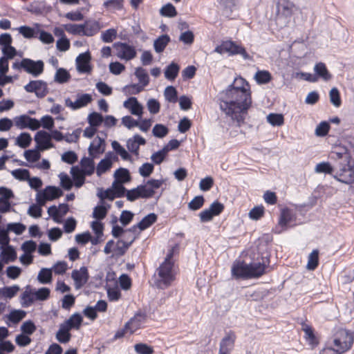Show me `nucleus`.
<instances>
[{
    "instance_id": "obj_1",
    "label": "nucleus",
    "mask_w": 354,
    "mask_h": 354,
    "mask_svg": "<svg viewBox=\"0 0 354 354\" xmlns=\"http://www.w3.org/2000/svg\"><path fill=\"white\" fill-rule=\"evenodd\" d=\"M234 84L236 86L230 85L221 93L220 109L233 120L240 123L243 121V113L251 105L252 100L247 88L248 85L243 78H236Z\"/></svg>"
},
{
    "instance_id": "obj_2",
    "label": "nucleus",
    "mask_w": 354,
    "mask_h": 354,
    "mask_svg": "<svg viewBox=\"0 0 354 354\" xmlns=\"http://www.w3.org/2000/svg\"><path fill=\"white\" fill-rule=\"evenodd\" d=\"M174 252V248L170 250L165 261L160 264L154 274V283L160 289L168 288L175 279L174 263L171 261Z\"/></svg>"
},
{
    "instance_id": "obj_3",
    "label": "nucleus",
    "mask_w": 354,
    "mask_h": 354,
    "mask_svg": "<svg viewBox=\"0 0 354 354\" xmlns=\"http://www.w3.org/2000/svg\"><path fill=\"white\" fill-rule=\"evenodd\" d=\"M353 342L354 334L348 330L341 328L334 335V346L343 353L351 348Z\"/></svg>"
},
{
    "instance_id": "obj_4",
    "label": "nucleus",
    "mask_w": 354,
    "mask_h": 354,
    "mask_svg": "<svg viewBox=\"0 0 354 354\" xmlns=\"http://www.w3.org/2000/svg\"><path fill=\"white\" fill-rule=\"evenodd\" d=\"M338 169L333 178L337 180L350 185L354 182V169L349 164V160L345 158L344 162L338 164Z\"/></svg>"
},
{
    "instance_id": "obj_5",
    "label": "nucleus",
    "mask_w": 354,
    "mask_h": 354,
    "mask_svg": "<svg viewBox=\"0 0 354 354\" xmlns=\"http://www.w3.org/2000/svg\"><path fill=\"white\" fill-rule=\"evenodd\" d=\"M214 51L219 54H223L225 53H228L230 55L239 54L245 59H248L250 58L249 55L247 53L244 48L236 44L232 41H223L221 45L216 47Z\"/></svg>"
},
{
    "instance_id": "obj_6",
    "label": "nucleus",
    "mask_w": 354,
    "mask_h": 354,
    "mask_svg": "<svg viewBox=\"0 0 354 354\" xmlns=\"http://www.w3.org/2000/svg\"><path fill=\"white\" fill-rule=\"evenodd\" d=\"M62 194L63 192L59 187L47 186L44 189L37 194L36 201L40 206H44L47 201H53L60 197Z\"/></svg>"
},
{
    "instance_id": "obj_7",
    "label": "nucleus",
    "mask_w": 354,
    "mask_h": 354,
    "mask_svg": "<svg viewBox=\"0 0 354 354\" xmlns=\"http://www.w3.org/2000/svg\"><path fill=\"white\" fill-rule=\"evenodd\" d=\"M20 66L27 73L34 77H38L44 72V64L41 60L34 61L24 58L20 62Z\"/></svg>"
},
{
    "instance_id": "obj_8",
    "label": "nucleus",
    "mask_w": 354,
    "mask_h": 354,
    "mask_svg": "<svg viewBox=\"0 0 354 354\" xmlns=\"http://www.w3.org/2000/svg\"><path fill=\"white\" fill-rule=\"evenodd\" d=\"M113 48L116 52V56L120 59L129 61L136 57L137 53L135 47L130 46L127 43H115L113 44Z\"/></svg>"
},
{
    "instance_id": "obj_9",
    "label": "nucleus",
    "mask_w": 354,
    "mask_h": 354,
    "mask_svg": "<svg viewBox=\"0 0 354 354\" xmlns=\"http://www.w3.org/2000/svg\"><path fill=\"white\" fill-rule=\"evenodd\" d=\"M28 93H35L39 98H42L48 93L47 83L42 80H32L24 86Z\"/></svg>"
},
{
    "instance_id": "obj_10",
    "label": "nucleus",
    "mask_w": 354,
    "mask_h": 354,
    "mask_svg": "<svg viewBox=\"0 0 354 354\" xmlns=\"http://www.w3.org/2000/svg\"><path fill=\"white\" fill-rule=\"evenodd\" d=\"M269 263V257L266 256L262 258V262H254L248 264L249 278H258L266 273Z\"/></svg>"
},
{
    "instance_id": "obj_11",
    "label": "nucleus",
    "mask_w": 354,
    "mask_h": 354,
    "mask_svg": "<svg viewBox=\"0 0 354 354\" xmlns=\"http://www.w3.org/2000/svg\"><path fill=\"white\" fill-rule=\"evenodd\" d=\"M93 100L92 96L88 93L77 94L75 102L69 97L65 99V106L75 111L87 106Z\"/></svg>"
},
{
    "instance_id": "obj_12",
    "label": "nucleus",
    "mask_w": 354,
    "mask_h": 354,
    "mask_svg": "<svg viewBox=\"0 0 354 354\" xmlns=\"http://www.w3.org/2000/svg\"><path fill=\"white\" fill-rule=\"evenodd\" d=\"M236 335L232 331L225 333L221 340L218 354H230L234 346Z\"/></svg>"
},
{
    "instance_id": "obj_13",
    "label": "nucleus",
    "mask_w": 354,
    "mask_h": 354,
    "mask_svg": "<svg viewBox=\"0 0 354 354\" xmlns=\"http://www.w3.org/2000/svg\"><path fill=\"white\" fill-rule=\"evenodd\" d=\"M123 106L128 109L129 112L138 118H141L143 113V106L138 101L135 97H131L123 102Z\"/></svg>"
},
{
    "instance_id": "obj_14",
    "label": "nucleus",
    "mask_w": 354,
    "mask_h": 354,
    "mask_svg": "<svg viewBox=\"0 0 354 354\" xmlns=\"http://www.w3.org/2000/svg\"><path fill=\"white\" fill-rule=\"evenodd\" d=\"M35 141L38 145V148L43 151L53 147L51 142V136L45 131H38L35 136Z\"/></svg>"
},
{
    "instance_id": "obj_15",
    "label": "nucleus",
    "mask_w": 354,
    "mask_h": 354,
    "mask_svg": "<svg viewBox=\"0 0 354 354\" xmlns=\"http://www.w3.org/2000/svg\"><path fill=\"white\" fill-rule=\"evenodd\" d=\"M91 55L88 52L80 54L76 58V66L78 72L81 73H88L91 71L89 64L91 61Z\"/></svg>"
},
{
    "instance_id": "obj_16",
    "label": "nucleus",
    "mask_w": 354,
    "mask_h": 354,
    "mask_svg": "<svg viewBox=\"0 0 354 354\" xmlns=\"http://www.w3.org/2000/svg\"><path fill=\"white\" fill-rule=\"evenodd\" d=\"M71 277L74 280L77 289L82 287L88 279V270L86 267H81L80 270H74L71 273Z\"/></svg>"
},
{
    "instance_id": "obj_17",
    "label": "nucleus",
    "mask_w": 354,
    "mask_h": 354,
    "mask_svg": "<svg viewBox=\"0 0 354 354\" xmlns=\"http://www.w3.org/2000/svg\"><path fill=\"white\" fill-rule=\"evenodd\" d=\"M117 158L116 155L113 152H108L106 153L104 159L98 163L96 169V173L98 176L108 171L112 166L113 160Z\"/></svg>"
},
{
    "instance_id": "obj_18",
    "label": "nucleus",
    "mask_w": 354,
    "mask_h": 354,
    "mask_svg": "<svg viewBox=\"0 0 354 354\" xmlns=\"http://www.w3.org/2000/svg\"><path fill=\"white\" fill-rule=\"evenodd\" d=\"M248 264L243 262H234L232 267V274L236 278H249Z\"/></svg>"
},
{
    "instance_id": "obj_19",
    "label": "nucleus",
    "mask_w": 354,
    "mask_h": 354,
    "mask_svg": "<svg viewBox=\"0 0 354 354\" xmlns=\"http://www.w3.org/2000/svg\"><path fill=\"white\" fill-rule=\"evenodd\" d=\"M145 315L143 313H137L129 322L125 324V330H129L130 333H134L139 328L141 324L145 320Z\"/></svg>"
},
{
    "instance_id": "obj_20",
    "label": "nucleus",
    "mask_w": 354,
    "mask_h": 354,
    "mask_svg": "<svg viewBox=\"0 0 354 354\" xmlns=\"http://www.w3.org/2000/svg\"><path fill=\"white\" fill-rule=\"evenodd\" d=\"M0 249L1 250L0 257L4 263L13 262L16 260L17 252L12 246L8 245Z\"/></svg>"
},
{
    "instance_id": "obj_21",
    "label": "nucleus",
    "mask_w": 354,
    "mask_h": 354,
    "mask_svg": "<svg viewBox=\"0 0 354 354\" xmlns=\"http://www.w3.org/2000/svg\"><path fill=\"white\" fill-rule=\"evenodd\" d=\"M104 140L102 139L100 137H96L93 142L91 143L88 147V153L93 158H95L96 155L102 153L104 151V147L102 148L103 145H104Z\"/></svg>"
},
{
    "instance_id": "obj_22",
    "label": "nucleus",
    "mask_w": 354,
    "mask_h": 354,
    "mask_svg": "<svg viewBox=\"0 0 354 354\" xmlns=\"http://www.w3.org/2000/svg\"><path fill=\"white\" fill-rule=\"evenodd\" d=\"M35 301H36L35 292L31 290L30 286H27L21 295V304L23 307L27 308L30 306Z\"/></svg>"
},
{
    "instance_id": "obj_23",
    "label": "nucleus",
    "mask_w": 354,
    "mask_h": 354,
    "mask_svg": "<svg viewBox=\"0 0 354 354\" xmlns=\"http://www.w3.org/2000/svg\"><path fill=\"white\" fill-rule=\"evenodd\" d=\"M83 322V317L80 313L73 314L67 320L64 322L62 324L66 326L69 330L80 329L82 323Z\"/></svg>"
},
{
    "instance_id": "obj_24",
    "label": "nucleus",
    "mask_w": 354,
    "mask_h": 354,
    "mask_svg": "<svg viewBox=\"0 0 354 354\" xmlns=\"http://www.w3.org/2000/svg\"><path fill=\"white\" fill-rule=\"evenodd\" d=\"M100 29L99 22L96 21H87L83 24V36L91 37Z\"/></svg>"
},
{
    "instance_id": "obj_25",
    "label": "nucleus",
    "mask_w": 354,
    "mask_h": 354,
    "mask_svg": "<svg viewBox=\"0 0 354 354\" xmlns=\"http://www.w3.org/2000/svg\"><path fill=\"white\" fill-rule=\"evenodd\" d=\"M295 219V216L292 212L288 209L284 208L281 210L279 220V225L282 228H285L288 224H290Z\"/></svg>"
},
{
    "instance_id": "obj_26",
    "label": "nucleus",
    "mask_w": 354,
    "mask_h": 354,
    "mask_svg": "<svg viewBox=\"0 0 354 354\" xmlns=\"http://www.w3.org/2000/svg\"><path fill=\"white\" fill-rule=\"evenodd\" d=\"M70 330H69L66 326H64L62 323L59 325V328L56 333L57 340L62 344L68 343L71 338Z\"/></svg>"
},
{
    "instance_id": "obj_27",
    "label": "nucleus",
    "mask_w": 354,
    "mask_h": 354,
    "mask_svg": "<svg viewBox=\"0 0 354 354\" xmlns=\"http://www.w3.org/2000/svg\"><path fill=\"white\" fill-rule=\"evenodd\" d=\"M20 288L18 285L12 286H6L0 288V300L3 299H12L19 291Z\"/></svg>"
},
{
    "instance_id": "obj_28",
    "label": "nucleus",
    "mask_w": 354,
    "mask_h": 354,
    "mask_svg": "<svg viewBox=\"0 0 354 354\" xmlns=\"http://www.w3.org/2000/svg\"><path fill=\"white\" fill-rule=\"evenodd\" d=\"M82 167L81 171H82L87 176H91L93 174L95 170V162L93 158L84 157L80 161Z\"/></svg>"
},
{
    "instance_id": "obj_29",
    "label": "nucleus",
    "mask_w": 354,
    "mask_h": 354,
    "mask_svg": "<svg viewBox=\"0 0 354 354\" xmlns=\"http://www.w3.org/2000/svg\"><path fill=\"white\" fill-rule=\"evenodd\" d=\"M314 71L316 73V76L323 79L325 81H328L331 79V75L328 72L326 65L323 62H319L314 66Z\"/></svg>"
},
{
    "instance_id": "obj_30",
    "label": "nucleus",
    "mask_w": 354,
    "mask_h": 354,
    "mask_svg": "<svg viewBox=\"0 0 354 354\" xmlns=\"http://www.w3.org/2000/svg\"><path fill=\"white\" fill-rule=\"evenodd\" d=\"M71 174L73 178L75 181V185L77 187H80L84 183L85 181V176H87L84 174L78 167H73L71 169Z\"/></svg>"
},
{
    "instance_id": "obj_31",
    "label": "nucleus",
    "mask_w": 354,
    "mask_h": 354,
    "mask_svg": "<svg viewBox=\"0 0 354 354\" xmlns=\"http://www.w3.org/2000/svg\"><path fill=\"white\" fill-rule=\"evenodd\" d=\"M170 41V37L167 35H162L153 42L154 50L156 53H162Z\"/></svg>"
},
{
    "instance_id": "obj_32",
    "label": "nucleus",
    "mask_w": 354,
    "mask_h": 354,
    "mask_svg": "<svg viewBox=\"0 0 354 354\" xmlns=\"http://www.w3.org/2000/svg\"><path fill=\"white\" fill-rule=\"evenodd\" d=\"M50 268H41L38 273L37 280L41 284H48L52 282L53 273Z\"/></svg>"
},
{
    "instance_id": "obj_33",
    "label": "nucleus",
    "mask_w": 354,
    "mask_h": 354,
    "mask_svg": "<svg viewBox=\"0 0 354 354\" xmlns=\"http://www.w3.org/2000/svg\"><path fill=\"white\" fill-rule=\"evenodd\" d=\"M115 180L120 183H126L131 180L129 171L125 168H119L114 173Z\"/></svg>"
},
{
    "instance_id": "obj_34",
    "label": "nucleus",
    "mask_w": 354,
    "mask_h": 354,
    "mask_svg": "<svg viewBox=\"0 0 354 354\" xmlns=\"http://www.w3.org/2000/svg\"><path fill=\"white\" fill-rule=\"evenodd\" d=\"M157 220V216L154 213H151L145 216L138 223V228L140 231L145 230L153 224Z\"/></svg>"
},
{
    "instance_id": "obj_35",
    "label": "nucleus",
    "mask_w": 354,
    "mask_h": 354,
    "mask_svg": "<svg viewBox=\"0 0 354 354\" xmlns=\"http://www.w3.org/2000/svg\"><path fill=\"white\" fill-rule=\"evenodd\" d=\"M127 241L119 240L116 243V250L118 253L120 255H122L125 253L126 250L129 248V247L131 245V243L136 239V236H133L131 237H127Z\"/></svg>"
},
{
    "instance_id": "obj_36",
    "label": "nucleus",
    "mask_w": 354,
    "mask_h": 354,
    "mask_svg": "<svg viewBox=\"0 0 354 354\" xmlns=\"http://www.w3.org/2000/svg\"><path fill=\"white\" fill-rule=\"evenodd\" d=\"M319 264V251L318 250H313L308 257V263L306 268L308 270H314L317 268Z\"/></svg>"
},
{
    "instance_id": "obj_37",
    "label": "nucleus",
    "mask_w": 354,
    "mask_h": 354,
    "mask_svg": "<svg viewBox=\"0 0 354 354\" xmlns=\"http://www.w3.org/2000/svg\"><path fill=\"white\" fill-rule=\"evenodd\" d=\"M135 75L138 78L139 83L144 86H146L149 83V77L147 71L142 68L138 67L136 68Z\"/></svg>"
},
{
    "instance_id": "obj_38",
    "label": "nucleus",
    "mask_w": 354,
    "mask_h": 354,
    "mask_svg": "<svg viewBox=\"0 0 354 354\" xmlns=\"http://www.w3.org/2000/svg\"><path fill=\"white\" fill-rule=\"evenodd\" d=\"M179 66L177 64L172 62L165 71V77L169 80H174L178 75L179 72Z\"/></svg>"
},
{
    "instance_id": "obj_39",
    "label": "nucleus",
    "mask_w": 354,
    "mask_h": 354,
    "mask_svg": "<svg viewBox=\"0 0 354 354\" xmlns=\"http://www.w3.org/2000/svg\"><path fill=\"white\" fill-rule=\"evenodd\" d=\"M70 78L69 73L66 69L59 68L55 73L54 80L57 83L64 84L67 82Z\"/></svg>"
},
{
    "instance_id": "obj_40",
    "label": "nucleus",
    "mask_w": 354,
    "mask_h": 354,
    "mask_svg": "<svg viewBox=\"0 0 354 354\" xmlns=\"http://www.w3.org/2000/svg\"><path fill=\"white\" fill-rule=\"evenodd\" d=\"M271 78V74L268 71H258L254 75V80L259 84H267Z\"/></svg>"
},
{
    "instance_id": "obj_41",
    "label": "nucleus",
    "mask_w": 354,
    "mask_h": 354,
    "mask_svg": "<svg viewBox=\"0 0 354 354\" xmlns=\"http://www.w3.org/2000/svg\"><path fill=\"white\" fill-rule=\"evenodd\" d=\"M26 227L21 223H10L6 225L8 232H12L17 235H21L26 230Z\"/></svg>"
},
{
    "instance_id": "obj_42",
    "label": "nucleus",
    "mask_w": 354,
    "mask_h": 354,
    "mask_svg": "<svg viewBox=\"0 0 354 354\" xmlns=\"http://www.w3.org/2000/svg\"><path fill=\"white\" fill-rule=\"evenodd\" d=\"M123 0H106L103 6L109 10H120L123 8Z\"/></svg>"
},
{
    "instance_id": "obj_43",
    "label": "nucleus",
    "mask_w": 354,
    "mask_h": 354,
    "mask_svg": "<svg viewBox=\"0 0 354 354\" xmlns=\"http://www.w3.org/2000/svg\"><path fill=\"white\" fill-rule=\"evenodd\" d=\"M32 140V138L28 133H21L16 140V145L21 148L28 147Z\"/></svg>"
},
{
    "instance_id": "obj_44",
    "label": "nucleus",
    "mask_w": 354,
    "mask_h": 354,
    "mask_svg": "<svg viewBox=\"0 0 354 354\" xmlns=\"http://www.w3.org/2000/svg\"><path fill=\"white\" fill-rule=\"evenodd\" d=\"M26 315V312L22 310H13L8 315V319L11 322L17 324L23 319Z\"/></svg>"
},
{
    "instance_id": "obj_45",
    "label": "nucleus",
    "mask_w": 354,
    "mask_h": 354,
    "mask_svg": "<svg viewBox=\"0 0 354 354\" xmlns=\"http://www.w3.org/2000/svg\"><path fill=\"white\" fill-rule=\"evenodd\" d=\"M111 146L113 149L116 151L118 154H119L121 158L124 160H131V156L127 150L122 147L120 144L117 141H113L111 143Z\"/></svg>"
},
{
    "instance_id": "obj_46",
    "label": "nucleus",
    "mask_w": 354,
    "mask_h": 354,
    "mask_svg": "<svg viewBox=\"0 0 354 354\" xmlns=\"http://www.w3.org/2000/svg\"><path fill=\"white\" fill-rule=\"evenodd\" d=\"M144 86L140 84H132L123 88V91L127 95H136L144 89Z\"/></svg>"
},
{
    "instance_id": "obj_47",
    "label": "nucleus",
    "mask_w": 354,
    "mask_h": 354,
    "mask_svg": "<svg viewBox=\"0 0 354 354\" xmlns=\"http://www.w3.org/2000/svg\"><path fill=\"white\" fill-rule=\"evenodd\" d=\"M162 16L167 17H174L177 15L176 8L170 3L162 6L160 10Z\"/></svg>"
},
{
    "instance_id": "obj_48",
    "label": "nucleus",
    "mask_w": 354,
    "mask_h": 354,
    "mask_svg": "<svg viewBox=\"0 0 354 354\" xmlns=\"http://www.w3.org/2000/svg\"><path fill=\"white\" fill-rule=\"evenodd\" d=\"M267 121L272 126H281L284 122L282 114L270 113L267 116Z\"/></svg>"
},
{
    "instance_id": "obj_49",
    "label": "nucleus",
    "mask_w": 354,
    "mask_h": 354,
    "mask_svg": "<svg viewBox=\"0 0 354 354\" xmlns=\"http://www.w3.org/2000/svg\"><path fill=\"white\" fill-rule=\"evenodd\" d=\"M12 176L19 180H28L30 178V172L26 169H17L11 171Z\"/></svg>"
},
{
    "instance_id": "obj_50",
    "label": "nucleus",
    "mask_w": 354,
    "mask_h": 354,
    "mask_svg": "<svg viewBox=\"0 0 354 354\" xmlns=\"http://www.w3.org/2000/svg\"><path fill=\"white\" fill-rule=\"evenodd\" d=\"M64 29L68 33L83 35V24H68L64 25Z\"/></svg>"
},
{
    "instance_id": "obj_51",
    "label": "nucleus",
    "mask_w": 354,
    "mask_h": 354,
    "mask_svg": "<svg viewBox=\"0 0 354 354\" xmlns=\"http://www.w3.org/2000/svg\"><path fill=\"white\" fill-rule=\"evenodd\" d=\"M330 130V124L326 121L321 122L316 127L315 134L317 137L326 136Z\"/></svg>"
},
{
    "instance_id": "obj_52",
    "label": "nucleus",
    "mask_w": 354,
    "mask_h": 354,
    "mask_svg": "<svg viewBox=\"0 0 354 354\" xmlns=\"http://www.w3.org/2000/svg\"><path fill=\"white\" fill-rule=\"evenodd\" d=\"M302 330L305 333L306 339L309 342V343L312 345L316 344V338L315 337L313 330L309 325L306 324H303L301 327Z\"/></svg>"
},
{
    "instance_id": "obj_53",
    "label": "nucleus",
    "mask_w": 354,
    "mask_h": 354,
    "mask_svg": "<svg viewBox=\"0 0 354 354\" xmlns=\"http://www.w3.org/2000/svg\"><path fill=\"white\" fill-rule=\"evenodd\" d=\"M315 171L318 174L325 173L332 174L333 167L328 162H322L315 166Z\"/></svg>"
},
{
    "instance_id": "obj_54",
    "label": "nucleus",
    "mask_w": 354,
    "mask_h": 354,
    "mask_svg": "<svg viewBox=\"0 0 354 354\" xmlns=\"http://www.w3.org/2000/svg\"><path fill=\"white\" fill-rule=\"evenodd\" d=\"M164 95L165 99L169 102H176L177 101V91L176 89L172 86L166 87Z\"/></svg>"
},
{
    "instance_id": "obj_55",
    "label": "nucleus",
    "mask_w": 354,
    "mask_h": 354,
    "mask_svg": "<svg viewBox=\"0 0 354 354\" xmlns=\"http://www.w3.org/2000/svg\"><path fill=\"white\" fill-rule=\"evenodd\" d=\"M88 122L91 126H93L97 128L103 122V117L101 114L97 112H93L88 115Z\"/></svg>"
},
{
    "instance_id": "obj_56",
    "label": "nucleus",
    "mask_w": 354,
    "mask_h": 354,
    "mask_svg": "<svg viewBox=\"0 0 354 354\" xmlns=\"http://www.w3.org/2000/svg\"><path fill=\"white\" fill-rule=\"evenodd\" d=\"M117 30L114 28L108 29L102 32L101 35V39L104 42L110 43L116 38Z\"/></svg>"
},
{
    "instance_id": "obj_57",
    "label": "nucleus",
    "mask_w": 354,
    "mask_h": 354,
    "mask_svg": "<svg viewBox=\"0 0 354 354\" xmlns=\"http://www.w3.org/2000/svg\"><path fill=\"white\" fill-rule=\"evenodd\" d=\"M36 301H45L50 296V289L48 288H40L37 290L34 291Z\"/></svg>"
},
{
    "instance_id": "obj_58",
    "label": "nucleus",
    "mask_w": 354,
    "mask_h": 354,
    "mask_svg": "<svg viewBox=\"0 0 354 354\" xmlns=\"http://www.w3.org/2000/svg\"><path fill=\"white\" fill-rule=\"evenodd\" d=\"M204 198L202 196H195L188 204V207L192 210L199 209L204 204Z\"/></svg>"
},
{
    "instance_id": "obj_59",
    "label": "nucleus",
    "mask_w": 354,
    "mask_h": 354,
    "mask_svg": "<svg viewBox=\"0 0 354 354\" xmlns=\"http://www.w3.org/2000/svg\"><path fill=\"white\" fill-rule=\"evenodd\" d=\"M153 135L157 138H164L168 133V129L163 124H156L152 130Z\"/></svg>"
},
{
    "instance_id": "obj_60",
    "label": "nucleus",
    "mask_w": 354,
    "mask_h": 354,
    "mask_svg": "<svg viewBox=\"0 0 354 354\" xmlns=\"http://www.w3.org/2000/svg\"><path fill=\"white\" fill-rule=\"evenodd\" d=\"M107 211V208L103 205L96 206L93 212V217L97 220H102L106 217Z\"/></svg>"
},
{
    "instance_id": "obj_61",
    "label": "nucleus",
    "mask_w": 354,
    "mask_h": 354,
    "mask_svg": "<svg viewBox=\"0 0 354 354\" xmlns=\"http://www.w3.org/2000/svg\"><path fill=\"white\" fill-rule=\"evenodd\" d=\"M140 198H151L155 192L150 188L147 183L145 185H141L138 186Z\"/></svg>"
},
{
    "instance_id": "obj_62",
    "label": "nucleus",
    "mask_w": 354,
    "mask_h": 354,
    "mask_svg": "<svg viewBox=\"0 0 354 354\" xmlns=\"http://www.w3.org/2000/svg\"><path fill=\"white\" fill-rule=\"evenodd\" d=\"M330 101L336 107L341 105L339 92L337 88H333L329 93Z\"/></svg>"
},
{
    "instance_id": "obj_63",
    "label": "nucleus",
    "mask_w": 354,
    "mask_h": 354,
    "mask_svg": "<svg viewBox=\"0 0 354 354\" xmlns=\"http://www.w3.org/2000/svg\"><path fill=\"white\" fill-rule=\"evenodd\" d=\"M22 333L30 335L36 330V326L32 321H26L21 326Z\"/></svg>"
},
{
    "instance_id": "obj_64",
    "label": "nucleus",
    "mask_w": 354,
    "mask_h": 354,
    "mask_svg": "<svg viewBox=\"0 0 354 354\" xmlns=\"http://www.w3.org/2000/svg\"><path fill=\"white\" fill-rule=\"evenodd\" d=\"M136 352L138 354H153V349L152 347L146 344L140 343L134 346Z\"/></svg>"
}]
</instances>
